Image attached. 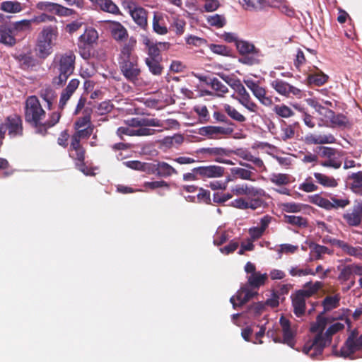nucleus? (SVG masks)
<instances>
[{"instance_id": "f257e3e1", "label": "nucleus", "mask_w": 362, "mask_h": 362, "mask_svg": "<svg viewBox=\"0 0 362 362\" xmlns=\"http://www.w3.org/2000/svg\"><path fill=\"white\" fill-rule=\"evenodd\" d=\"M136 42L135 39L130 38L123 45L119 58V64L122 74L127 80L132 82L137 80L141 73L138 64V58L132 54Z\"/></svg>"}, {"instance_id": "f03ea898", "label": "nucleus", "mask_w": 362, "mask_h": 362, "mask_svg": "<svg viewBox=\"0 0 362 362\" xmlns=\"http://www.w3.org/2000/svg\"><path fill=\"white\" fill-rule=\"evenodd\" d=\"M59 36L58 28L54 25H48L41 30L37 37L35 52L40 58H46L52 52Z\"/></svg>"}, {"instance_id": "7ed1b4c3", "label": "nucleus", "mask_w": 362, "mask_h": 362, "mask_svg": "<svg viewBox=\"0 0 362 362\" xmlns=\"http://www.w3.org/2000/svg\"><path fill=\"white\" fill-rule=\"evenodd\" d=\"M344 325L340 322H336L331 325L326 331L325 335L317 334L312 341L307 342L303 349V353L314 358L320 354L323 348L331 341V337L337 332L344 329Z\"/></svg>"}, {"instance_id": "20e7f679", "label": "nucleus", "mask_w": 362, "mask_h": 362, "mask_svg": "<svg viewBox=\"0 0 362 362\" xmlns=\"http://www.w3.org/2000/svg\"><path fill=\"white\" fill-rule=\"evenodd\" d=\"M31 21L23 20L0 25V43L12 47L16 43V36L19 32L28 29Z\"/></svg>"}, {"instance_id": "39448f33", "label": "nucleus", "mask_w": 362, "mask_h": 362, "mask_svg": "<svg viewBox=\"0 0 362 362\" xmlns=\"http://www.w3.org/2000/svg\"><path fill=\"white\" fill-rule=\"evenodd\" d=\"M74 62L75 55L71 52L65 53L56 59V68L59 73V76L54 79L55 83L62 85L67 80L68 77L74 71Z\"/></svg>"}, {"instance_id": "423d86ee", "label": "nucleus", "mask_w": 362, "mask_h": 362, "mask_svg": "<svg viewBox=\"0 0 362 362\" xmlns=\"http://www.w3.org/2000/svg\"><path fill=\"white\" fill-rule=\"evenodd\" d=\"M45 117V111L42 109L37 98L29 97L25 102V120L35 126H38Z\"/></svg>"}, {"instance_id": "0eeeda50", "label": "nucleus", "mask_w": 362, "mask_h": 362, "mask_svg": "<svg viewBox=\"0 0 362 362\" xmlns=\"http://www.w3.org/2000/svg\"><path fill=\"white\" fill-rule=\"evenodd\" d=\"M318 158H325L320 164L323 167H330L338 169L341 165V161L339 160L342 157V153L335 148L327 146H318L316 148Z\"/></svg>"}, {"instance_id": "6e6552de", "label": "nucleus", "mask_w": 362, "mask_h": 362, "mask_svg": "<svg viewBox=\"0 0 362 362\" xmlns=\"http://www.w3.org/2000/svg\"><path fill=\"white\" fill-rule=\"evenodd\" d=\"M245 272L247 274V283L246 285L252 288H259L264 284L267 279V274L257 272L255 264L250 262H247L245 264Z\"/></svg>"}, {"instance_id": "1a4fd4ad", "label": "nucleus", "mask_w": 362, "mask_h": 362, "mask_svg": "<svg viewBox=\"0 0 362 362\" xmlns=\"http://www.w3.org/2000/svg\"><path fill=\"white\" fill-rule=\"evenodd\" d=\"M36 8L41 11L56 14L59 16H70L74 13V11L71 8L47 1H41L37 3Z\"/></svg>"}, {"instance_id": "9d476101", "label": "nucleus", "mask_w": 362, "mask_h": 362, "mask_svg": "<svg viewBox=\"0 0 362 362\" xmlns=\"http://www.w3.org/2000/svg\"><path fill=\"white\" fill-rule=\"evenodd\" d=\"M271 86L274 88L279 95L290 98L291 95L296 96L297 98L301 97V90L289 84L285 81L281 79H274L271 83Z\"/></svg>"}, {"instance_id": "9b49d317", "label": "nucleus", "mask_w": 362, "mask_h": 362, "mask_svg": "<svg viewBox=\"0 0 362 362\" xmlns=\"http://www.w3.org/2000/svg\"><path fill=\"white\" fill-rule=\"evenodd\" d=\"M247 285L242 286L237 292L236 296L230 298V301L234 308L236 306L243 305L257 295V292L255 291V288H250Z\"/></svg>"}, {"instance_id": "f8f14e48", "label": "nucleus", "mask_w": 362, "mask_h": 362, "mask_svg": "<svg viewBox=\"0 0 362 362\" xmlns=\"http://www.w3.org/2000/svg\"><path fill=\"white\" fill-rule=\"evenodd\" d=\"M128 12L135 23L141 29L148 28V11L144 8L130 4L128 6Z\"/></svg>"}, {"instance_id": "ddd939ff", "label": "nucleus", "mask_w": 362, "mask_h": 362, "mask_svg": "<svg viewBox=\"0 0 362 362\" xmlns=\"http://www.w3.org/2000/svg\"><path fill=\"white\" fill-rule=\"evenodd\" d=\"M337 269L339 272L338 279L344 283L349 281L353 275L362 276V265L352 264L346 265H339Z\"/></svg>"}, {"instance_id": "4468645a", "label": "nucleus", "mask_w": 362, "mask_h": 362, "mask_svg": "<svg viewBox=\"0 0 362 362\" xmlns=\"http://www.w3.org/2000/svg\"><path fill=\"white\" fill-rule=\"evenodd\" d=\"M233 132V129L230 127L206 126L201 127L198 133L199 135L207 136L209 139H218L221 136L230 135Z\"/></svg>"}, {"instance_id": "2eb2a0df", "label": "nucleus", "mask_w": 362, "mask_h": 362, "mask_svg": "<svg viewBox=\"0 0 362 362\" xmlns=\"http://www.w3.org/2000/svg\"><path fill=\"white\" fill-rule=\"evenodd\" d=\"M358 332L356 330L351 332L349 336L345 346L341 349V356L348 357L356 350L362 347V335L357 338Z\"/></svg>"}, {"instance_id": "dca6fc26", "label": "nucleus", "mask_w": 362, "mask_h": 362, "mask_svg": "<svg viewBox=\"0 0 362 362\" xmlns=\"http://www.w3.org/2000/svg\"><path fill=\"white\" fill-rule=\"evenodd\" d=\"M244 83L262 104L265 106H270L272 104V99L266 95V90L263 87L251 79L244 80Z\"/></svg>"}, {"instance_id": "f3484780", "label": "nucleus", "mask_w": 362, "mask_h": 362, "mask_svg": "<svg viewBox=\"0 0 362 362\" xmlns=\"http://www.w3.org/2000/svg\"><path fill=\"white\" fill-rule=\"evenodd\" d=\"M238 94V97L233 95L242 105L252 112H255L257 109V105L251 100L249 93L246 90L243 84L240 85L238 88L235 90Z\"/></svg>"}, {"instance_id": "a211bd4d", "label": "nucleus", "mask_w": 362, "mask_h": 362, "mask_svg": "<svg viewBox=\"0 0 362 362\" xmlns=\"http://www.w3.org/2000/svg\"><path fill=\"white\" fill-rule=\"evenodd\" d=\"M280 325L283 332L284 343L292 347L294 344L295 326H291L289 320L283 316L280 318Z\"/></svg>"}, {"instance_id": "6ab92c4d", "label": "nucleus", "mask_w": 362, "mask_h": 362, "mask_svg": "<svg viewBox=\"0 0 362 362\" xmlns=\"http://www.w3.org/2000/svg\"><path fill=\"white\" fill-rule=\"evenodd\" d=\"M231 192L236 196L246 195L247 197H258L264 194L263 189L248 186L246 184L237 185L233 187Z\"/></svg>"}, {"instance_id": "aec40b11", "label": "nucleus", "mask_w": 362, "mask_h": 362, "mask_svg": "<svg viewBox=\"0 0 362 362\" xmlns=\"http://www.w3.org/2000/svg\"><path fill=\"white\" fill-rule=\"evenodd\" d=\"M4 126L8 130V134L11 136L22 134V120L18 115H13L8 117L4 124Z\"/></svg>"}, {"instance_id": "412c9836", "label": "nucleus", "mask_w": 362, "mask_h": 362, "mask_svg": "<svg viewBox=\"0 0 362 362\" xmlns=\"http://www.w3.org/2000/svg\"><path fill=\"white\" fill-rule=\"evenodd\" d=\"M346 222L351 226L360 225L362 221V204L355 205L351 211H348L343 216Z\"/></svg>"}, {"instance_id": "4be33fe9", "label": "nucleus", "mask_w": 362, "mask_h": 362, "mask_svg": "<svg viewBox=\"0 0 362 362\" xmlns=\"http://www.w3.org/2000/svg\"><path fill=\"white\" fill-rule=\"evenodd\" d=\"M74 141H71L70 144V148H69V156L73 159L76 160V165L79 167V169L84 173L85 174L88 175L87 173L85 172V170L82 168L83 160L85 158V151L81 146L79 142H77V145H74Z\"/></svg>"}, {"instance_id": "5701e85b", "label": "nucleus", "mask_w": 362, "mask_h": 362, "mask_svg": "<svg viewBox=\"0 0 362 362\" xmlns=\"http://www.w3.org/2000/svg\"><path fill=\"white\" fill-rule=\"evenodd\" d=\"M107 28L110 32L112 37L117 41H122L128 36L127 29L119 22H107Z\"/></svg>"}, {"instance_id": "b1692460", "label": "nucleus", "mask_w": 362, "mask_h": 362, "mask_svg": "<svg viewBox=\"0 0 362 362\" xmlns=\"http://www.w3.org/2000/svg\"><path fill=\"white\" fill-rule=\"evenodd\" d=\"M330 242L333 245L341 248V250L346 255L362 259V247L351 246L348 243L339 240H333Z\"/></svg>"}, {"instance_id": "393cba45", "label": "nucleus", "mask_w": 362, "mask_h": 362, "mask_svg": "<svg viewBox=\"0 0 362 362\" xmlns=\"http://www.w3.org/2000/svg\"><path fill=\"white\" fill-rule=\"evenodd\" d=\"M291 298L295 315L297 317L303 315L305 311V301L308 298L299 291L296 292Z\"/></svg>"}, {"instance_id": "a878e982", "label": "nucleus", "mask_w": 362, "mask_h": 362, "mask_svg": "<svg viewBox=\"0 0 362 362\" xmlns=\"http://www.w3.org/2000/svg\"><path fill=\"white\" fill-rule=\"evenodd\" d=\"M336 139L332 134H313L305 136V142L307 144H334Z\"/></svg>"}, {"instance_id": "bb28decb", "label": "nucleus", "mask_w": 362, "mask_h": 362, "mask_svg": "<svg viewBox=\"0 0 362 362\" xmlns=\"http://www.w3.org/2000/svg\"><path fill=\"white\" fill-rule=\"evenodd\" d=\"M194 170H196L201 176L209 178L221 177L224 173V168L217 165L199 167L194 168Z\"/></svg>"}, {"instance_id": "cd10ccee", "label": "nucleus", "mask_w": 362, "mask_h": 362, "mask_svg": "<svg viewBox=\"0 0 362 362\" xmlns=\"http://www.w3.org/2000/svg\"><path fill=\"white\" fill-rule=\"evenodd\" d=\"M152 28L158 35H164L168 33L163 13L154 12L152 20Z\"/></svg>"}, {"instance_id": "c85d7f7f", "label": "nucleus", "mask_w": 362, "mask_h": 362, "mask_svg": "<svg viewBox=\"0 0 362 362\" xmlns=\"http://www.w3.org/2000/svg\"><path fill=\"white\" fill-rule=\"evenodd\" d=\"M79 81L77 79H72L69 81L66 88L62 91L59 100V107L64 108L67 101L70 99L71 96L78 88Z\"/></svg>"}, {"instance_id": "c756f323", "label": "nucleus", "mask_w": 362, "mask_h": 362, "mask_svg": "<svg viewBox=\"0 0 362 362\" xmlns=\"http://www.w3.org/2000/svg\"><path fill=\"white\" fill-rule=\"evenodd\" d=\"M95 6L105 12L110 13L112 14H117L119 13L118 6L112 0H89Z\"/></svg>"}, {"instance_id": "7c9ffc66", "label": "nucleus", "mask_w": 362, "mask_h": 362, "mask_svg": "<svg viewBox=\"0 0 362 362\" xmlns=\"http://www.w3.org/2000/svg\"><path fill=\"white\" fill-rule=\"evenodd\" d=\"M328 127L346 129L351 127V122L344 115L341 114L335 115L334 112H332V117L329 118Z\"/></svg>"}, {"instance_id": "2f4dec72", "label": "nucleus", "mask_w": 362, "mask_h": 362, "mask_svg": "<svg viewBox=\"0 0 362 362\" xmlns=\"http://www.w3.org/2000/svg\"><path fill=\"white\" fill-rule=\"evenodd\" d=\"M288 271L289 274L293 277H301L307 275L315 276L316 274V272H313V271L308 267L300 265L291 266Z\"/></svg>"}, {"instance_id": "473e14b6", "label": "nucleus", "mask_w": 362, "mask_h": 362, "mask_svg": "<svg viewBox=\"0 0 362 362\" xmlns=\"http://www.w3.org/2000/svg\"><path fill=\"white\" fill-rule=\"evenodd\" d=\"M322 286L323 284L321 281H315V283L310 281L305 284L303 288L299 290V291L307 298H309L310 296L317 293Z\"/></svg>"}, {"instance_id": "72a5a7b5", "label": "nucleus", "mask_w": 362, "mask_h": 362, "mask_svg": "<svg viewBox=\"0 0 362 362\" xmlns=\"http://www.w3.org/2000/svg\"><path fill=\"white\" fill-rule=\"evenodd\" d=\"M310 254L314 257L315 259H322L323 255L325 254L331 255L333 253V251L329 250L328 247L316 243L310 244Z\"/></svg>"}, {"instance_id": "f704fd0d", "label": "nucleus", "mask_w": 362, "mask_h": 362, "mask_svg": "<svg viewBox=\"0 0 362 362\" xmlns=\"http://www.w3.org/2000/svg\"><path fill=\"white\" fill-rule=\"evenodd\" d=\"M0 9L6 13H16L21 12L23 7L17 1H5L1 3Z\"/></svg>"}, {"instance_id": "c9c22d12", "label": "nucleus", "mask_w": 362, "mask_h": 362, "mask_svg": "<svg viewBox=\"0 0 362 362\" xmlns=\"http://www.w3.org/2000/svg\"><path fill=\"white\" fill-rule=\"evenodd\" d=\"M177 124L174 119H166L160 121L157 119H144V126L159 127L165 129H168L173 125Z\"/></svg>"}, {"instance_id": "e433bc0d", "label": "nucleus", "mask_w": 362, "mask_h": 362, "mask_svg": "<svg viewBox=\"0 0 362 362\" xmlns=\"http://www.w3.org/2000/svg\"><path fill=\"white\" fill-rule=\"evenodd\" d=\"M93 132V127L76 129V132L71 136V141H74L73 146L77 145V142L80 143L81 139H88Z\"/></svg>"}, {"instance_id": "4c0bfd02", "label": "nucleus", "mask_w": 362, "mask_h": 362, "mask_svg": "<svg viewBox=\"0 0 362 362\" xmlns=\"http://www.w3.org/2000/svg\"><path fill=\"white\" fill-rule=\"evenodd\" d=\"M340 296L336 294L334 296H328L322 301L324 311L322 314L330 311L339 305Z\"/></svg>"}, {"instance_id": "58836bf2", "label": "nucleus", "mask_w": 362, "mask_h": 362, "mask_svg": "<svg viewBox=\"0 0 362 362\" xmlns=\"http://www.w3.org/2000/svg\"><path fill=\"white\" fill-rule=\"evenodd\" d=\"M236 47L239 53L242 55L257 53V49L252 43L245 40H238L236 42Z\"/></svg>"}, {"instance_id": "ea45409f", "label": "nucleus", "mask_w": 362, "mask_h": 362, "mask_svg": "<svg viewBox=\"0 0 362 362\" xmlns=\"http://www.w3.org/2000/svg\"><path fill=\"white\" fill-rule=\"evenodd\" d=\"M232 177L234 178H240L242 180H247L254 181L252 178L253 173L247 169L241 168L238 167L233 168L230 169Z\"/></svg>"}, {"instance_id": "a19ab883", "label": "nucleus", "mask_w": 362, "mask_h": 362, "mask_svg": "<svg viewBox=\"0 0 362 362\" xmlns=\"http://www.w3.org/2000/svg\"><path fill=\"white\" fill-rule=\"evenodd\" d=\"M328 76L320 71L315 74H310L308 76V83L310 85L320 86L325 84L328 80Z\"/></svg>"}, {"instance_id": "79ce46f5", "label": "nucleus", "mask_w": 362, "mask_h": 362, "mask_svg": "<svg viewBox=\"0 0 362 362\" xmlns=\"http://www.w3.org/2000/svg\"><path fill=\"white\" fill-rule=\"evenodd\" d=\"M238 1L246 10L262 9L266 4V0H238Z\"/></svg>"}, {"instance_id": "37998d69", "label": "nucleus", "mask_w": 362, "mask_h": 362, "mask_svg": "<svg viewBox=\"0 0 362 362\" xmlns=\"http://www.w3.org/2000/svg\"><path fill=\"white\" fill-rule=\"evenodd\" d=\"M314 177L320 185L325 187H335L338 185L337 180L332 177L320 173H315Z\"/></svg>"}, {"instance_id": "c03bdc74", "label": "nucleus", "mask_w": 362, "mask_h": 362, "mask_svg": "<svg viewBox=\"0 0 362 362\" xmlns=\"http://www.w3.org/2000/svg\"><path fill=\"white\" fill-rule=\"evenodd\" d=\"M207 84L209 85L213 90L217 92V95L219 97L223 96L224 94L228 92L227 86L216 78H210L209 82H207Z\"/></svg>"}, {"instance_id": "a18cd8bd", "label": "nucleus", "mask_w": 362, "mask_h": 362, "mask_svg": "<svg viewBox=\"0 0 362 362\" xmlns=\"http://www.w3.org/2000/svg\"><path fill=\"white\" fill-rule=\"evenodd\" d=\"M223 110L231 119L238 122H243L246 120L245 117L243 114L239 112L234 107L228 104H225L223 105Z\"/></svg>"}, {"instance_id": "49530a36", "label": "nucleus", "mask_w": 362, "mask_h": 362, "mask_svg": "<svg viewBox=\"0 0 362 362\" xmlns=\"http://www.w3.org/2000/svg\"><path fill=\"white\" fill-rule=\"evenodd\" d=\"M98 38V32L95 29H87L85 33L80 36V41L86 44H93L97 41Z\"/></svg>"}, {"instance_id": "de8ad7c7", "label": "nucleus", "mask_w": 362, "mask_h": 362, "mask_svg": "<svg viewBox=\"0 0 362 362\" xmlns=\"http://www.w3.org/2000/svg\"><path fill=\"white\" fill-rule=\"evenodd\" d=\"M330 210L344 209L350 204V201L346 198H338L335 196H332L329 198Z\"/></svg>"}, {"instance_id": "09e8293b", "label": "nucleus", "mask_w": 362, "mask_h": 362, "mask_svg": "<svg viewBox=\"0 0 362 362\" xmlns=\"http://www.w3.org/2000/svg\"><path fill=\"white\" fill-rule=\"evenodd\" d=\"M158 173L164 177L170 176L173 174H177V170L171 165L165 162L158 163Z\"/></svg>"}, {"instance_id": "8fccbe9b", "label": "nucleus", "mask_w": 362, "mask_h": 362, "mask_svg": "<svg viewBox=\"0 0 362 362\" xmlns=\"http://www.w3.org/2000/svg\"><path fill=\"white\" fill-rule=\"evenodd\" d=\"M284 220L285 223L298 227H305L308 224L307 220L301 216L285 215Z\"/></svg>"}, {"instance_id": "3c124183", "label": "nucleus", "mask_w": 362, "mask_h": 362, "mask_svg": "<svg viewBox=\"0 0 362 362\" xmlns=\"http://www.w3.org/2000/svg\"><path fill=\"white\" fill-rule=\"evenodd\" d=\"M269 180L276 185H285L289 183L290 177L287 174L274 173L270 175Z\"/></svg>"}, {"instance_id": "603ef678", "label": "nucleus", "mask_w": 362, "mask_h": 362, "mask_svg": "<svg viewBox=\"0 0 362 362\" xmlns=\"http://www.w3.org/2000/svg\"><path fill=\"white\" fill-rule=\"evenodd\" d=\"M310 202L326 210H330L329 199L324 198L319 194H315L310 197Z\"/></svg>"}, {"instance_id": "864d4df0", "label": "nucleus", "mask_w": 362, "mask_h": 362, "mask_svg": "<svg viewBox=\"0 0 362 362\" xmlns=\"http://www.w3.org/2000/svg\"><path fill=\"white\" fill-rule=\"evenodd\" d=\"M273 112L281 117L288 118L293 115L292 110L285 105H276L273 107Z\"/></svg>"}, {"instance_id": "5fc2aeb1", "label": "nucleus", "mask_w": 362, "mask_h": 362, "mask_svg": "<svg viewBox=\"0 0 362 362\" xmlns=\"http://www.w3.org/2000/svg\"><path fill=\"white\" fill-rule=\"evenodd\" d=\"M281 209L287 213H298L303 210L305 206L302 204L294 202L283 203L281 205Z\"/></svg>"}, {"instance_id": "6e6d98bb", "label": "nucleus", "mask_w": 362, "mask_h": 362, "mask_svg": "<svg viewBox=\"0 0 362 362\" xmlns=\"http://www.w3.org/2000/svg\"><path fill=\"white\" fill-rule=\"evenodd\" d=\"M316 112L320 116V121L322 122L319 125L329 126V118L332 117L333 111L321 105Z\"/></svg>"}, {"instance_id": "4d7b16f0", "label": "nucleus", "mask_w": 362, "mask_h": 362, "mask_svg": "<svg viewBox=\"0 0 362 362\" xmlns=\"http://www.w3.org/2000/svg\"><path fill=\"white\" fill-rule=\"evenodd\" d=\"M207 22L210 25L220 28L225 25L226 21L224 16L214 14L207 17Z\"/></svg>"}, {"instance_id": "13d9d810", "label": "nucleus", "mask_w": 362, "mask_h": 362, "mask_svg": "<svg viewBox=\"0 0 362 362\" xmlns=\"http://www.w3.org/2000/svg\"><path fill=\"white\" fill-rule=\"evenodd\" d=\"M55 95L54 90L49 86L44 87L40 90V96L47 102L48 107L52 105Z\"/></svg>"}, {"instance_id": "bf43d9fd", "label": "nucleus", "mask_w": 362, "mask_h": 362, "mask_svg": "<svg viewBox=\"0 0 362 362\" xmlns=\"http://www.w3.org/2000/svg\"><path fill=\"white\" fill-rule=\"evenodd\" d=\"M322 313L319 315L317 317V320L315 323H313L310 327V330L313 332H320L322 334V332L324 330L326 325L327 320L322 317Z\"/></svg>"}, {"instance_id": "052dcab7", "label": "nucleus", "mask_w": 362, "mask_h": 362, "mask_svg": "<svg viewBox=\"0 0 362 362\" xmlns=\"http://www.w3.org/2000/svg\"><path fill=\"white\" fill-rule=\"evenodd\" d=\"M261 196L258 197H247V209L256 210L264 206V202L260 198Z\"/></svg>"}, {"instance_id": "680f3d73", "label": "nucleus", "mask_w": 362, "mask_h": 362, "mask_svg": "<svg viewBox=\"0 0 362 362\" xmlns=\"http://www.w3.org/2000/svg\"><path fill=\"white\" fill-rule=\"evenodd\" d=\"M146 64L148 66L150 71L154 75H160L162 72V67L155 59H146Z\"/></svg>"}, {"instance_id": "e2e57ef3", "label": "nucleus", "mask_w": 362, "mask_h": 362, "mask_svg": "<svg viewBox=\"0 0 362 362\" xmlns=\"http://www.w3.org/2000/svg\"><path fill=\"white\" fill-rule=\"evenodd\" d=\"M350 180H352L351 188L354 191H358L362 188V172L354 173L350 176Z\"/></svg>"}, {"instance_id": "0e129e2a", "label": "nucleus", "mask_w": 362, "mask_h": 362, "mask_svg": "<svg viewBox=\"0 0 362 362\" xmlns=\"http://www.w3.org/2000/svg\"><path fill=\"white\" fill-rule=\"evenodd\" d=\"M127 167L136 170H141V171H146V166L147 165L146 163H143L138 160H130L127 161L124 163Z\"/></svg>"}, {"instance_id": "69168bd1", "label": "nucleus", "mask_w": 362, "mask_h": 362, "mask_svg": "<svg viewBox=\"0 0 362 362\" xmlns=\"http://www.w3.org/2000/svg\"><path fill=\"white\" fill-rule=\"evenodd\" d=\"M301 161L303 163H312L314 165L319 163L318 156L317 154L308 151L304 153L303 157L301 158Z\"/></svg>"}, {"instance_id": "338daca9", "label": "nucleus", "mask_w": 362, "mask_h": 362, "mask_svg": "<svg viewBox=\"0 0 362 362\" xmlns=\"http://www.w3.org/2000/svg\"><path fill=\"white\" fill-rule=\"evenodd\" d=\"M112 107L113 105L110 101H103L98 106V114L103 115L108 113L112 110Z\"/></svg>"}, {"instance_id": "774afa93", "label": "nucleus", "mask_w": 362, "mask_h": 362, "mask_svg": "<svg viewBox=\"0 0 362 362\" xmlns=\"http://www.w3.org/2000/svg\"><path fill=\"white\" fill-rule=\"evenodd\" d=\"M294 134L295 132L291 126H286L281 129V139L284 141L293 138Z\"/></svg>"}]
</instances>
